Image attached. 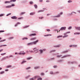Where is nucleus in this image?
Here are the masks:
<instances>
[{
  "label": "nucleus",
  "mask_w": 80,
  "mask_h": 80,
  "mask_svg": "<svg viewBox=\"0 0 80 80\" xmlns=\"http://www.w3.org/2000/svg\"><path fill=\"white\" fill-rule=\"evenodd\" d=\"M4 14H1L0 15V17H3V16H4Z\"/></svg>",
  "instance_id": "obj_35"
},
{
  "label": "nucleus",
  "mask_w": 80,
  "mask_h": 80,
  "mask_svg": "<svg viewBox=\"0 0 80 80\" xmlns=\"http://www.w3.org/2000/svg\"><path fill=\"white\" fill-rule=\"evenodd\" d=\"M10 67H12V66L11 65L8 66L7 67V68H10Z\"/></svg>",
  "instance_id": "obj_21"
},
{
  "label": "nucleus",
  "mask_w": 80,
  "mask_h": 80,
  "mask_svg": "<svg viewBox=\"0 0 80 80\" xmlns=\"http://www.w3.org/2000/svg\"><path fill=\"white\" fill-rule=\"evenodd\" d=\"M5 59H7V58L6 57H4L3 58L2 60V61H3V60H5Z\"/></svg>",
  "instance_id": "obj_18"
},
{
  "label": "nucleus",
  "mask_w": 80,
  "mask_h": 80,
  "mask_svg": "<svg viewBox=\"0 0 80 80\" xmlns=\"http://www.w3.org/2000/svg\"><path fill=\"white\" fill-rule=\"evenodd\" d=\"M28 38L27 37H24L22 38V40H28Z\"/></svg>",
  "instance_id": "obj_14"
},
{
  "label": "nucleus",
  "mask_w": 80,
  "mask_h": 80,
  "mask_svg": "<svg viewBox=\"0 0 80 80\" xmlns=\"http://www.w3.org/2000/svg\"><path fill=\"white\" fill-rule=\"evenodd\" d=\"M41 75H44V73L42 72L41 73Z\"/></svg>",
  "instance_id": "obj_47"
},
{
  "label": "nucleus",
  "mask_w": 80,
  "mask_h": 80,
  "mask_svg": "<svg viewBox=\"0 0 80 80\" xmlns=\"http://www.w3.org/2000/svg\"><path fill=\"white\" fill-rule=\"evenodd\" d=\"M35 14V12H31L30 13V15H34Z\"/></svg>",
  "instance_id": "obj_9"
},
{
  "label": "nucleus",
  "mask_w": 80,
  "mask_h": 80,
  "mask_svg": "<svg viewBox=\"0 0 80 80\" xmlns=\"http://www.w3.org/2000/svg\"><path fill=\"white\" fill-rule=\"evenodd\" d=\"M34 52H36L37 53L38 52V49H36L34 51Z\"/></svg>",
  "instance_id": "obj_43"
},
{
  "label": "nucleus",
  "mask_w": 80,
  "mask_h": 80,
  "mask_svg": "<svg viewBox=\"0 0 80 80\" xmlns=\"http://www.w3.org/2000/svg\"><path fill=\"white\" fill-rule=\"evenodd\" d=\"M30 68H30V67H29L28 68H26V69H27V70H28V69H30Z\"/></svg>",
  "instance_id": "obj_38"
},
{
  "label": "nucleus",
  "mask_w": 80,
  "mask_h": 80,
  "mask_svg": "<svg viewBox=\"0 0 80 80\" xmlns=\"http://www.w3.org/2000/svg\"><path fill=\"white\" fill-rule=\"evenodd\" d=\"M70 33V31L66 32V33Z\"/></svg>",
  "instance_id": "obj_54"
},
{
  "label": "nucleus",
  "mask_w": 80,
  "mask_h": 80,
  "mask_svg": "<svg viewBox=\"0 0 80 80\" xmlns=\"http://www.w3.org/2000/svg\"><path fill=\"white\" fill-rule=\"evenodd\" d=\"M75 28L76 30H80V27H75Z\"/></svg>",
  "instance_id": "obj_8"
},
{
  "label": "nucleus",
  "mask_w": 80,
  "mask_h": 80,
  "mask_svg": "<svg viewBox=\"0 0 80 80\" xmlns=\"http://www.w3.org/2000/svg\"><path fill=\"white\" fill-rule=\"evenodd\" d=\"M73 13H74L75 14H77V13H76V12H73L71 13H69L68 14V15H73Z\"/></svg>",
  "instance_id": "obj_3"
},
{
  "label": "nucleus",
  "mask_w": 80,
  "mask_h": 80,
  "mask_svg": "<svg viewBox=\"0 0 80 80\" xmlns=\"http://www.w3.org/2000/svg\"><path fill=\"white\" fill-rule=\"evenodd\" d=\"M26 53L25 52H19L18 54L19 55H25Z\"/></svg>",
  "instance_id": "obj_5"
},
{
  "label": "nucleus",
  "mask_w": 80,
  "mask_h": 80,
  "mask_svg": "<svg viewBox=\"0 0 80 80\" xmlns=\"http://www.w3.org/2000/svg\"><path fill=\"white\" fill-rule=\"evenodd\" d=\"M4 32V31H0V32Z\"/></svg>",
  "instance_id": "obj_56"
},
{
  "label": "nucleus",
  "mask_w": 80,
  "mask_h": 80,
  "mask_svg": "<svg viewBox=\"0 0 80 80\" xmlns=\"http://www.w3.org/2000/svg\"><path fill=\"white\" fill-rule=\"evenodd\" d=\"M11 13H10L8 14H7V16H8V15H11Z\"/></svg>",
  "instance_id": "obj_60"
},
{
  "label": "nucleus",
  "mask_w": 80,
  "mask_h": 80,
  "mask_svg": "<svg viewBox=\"0 0 80 80\" xmlns=\"http://www.w3.org/2000/svg\"><path fill=\"white\" fill-rule=\"evenodd\" d=\"M35 35H37V34L36 33H32L31 34L29 35V36H35Z\"/></svg>",
  "instance_id": "obj_6"
},
{
  "label": "nucleus",
  "mask_w": 80,
  "mask_h": 80,
  "mask_svg": "<svg viewBox=\"0 0 80 80\" xmlns=\"http://www.w3.org/2000/svg\"><path fill=\"white\" fill-rule=\"evenodd\" d=\"M25 12H22L20 14V15H23V14H25Z\"/></svg>",
  "instance_id": "obj_15"
},
{
  "label": "nucleus",
  "mask_w": 80,
  "mask_h": 80,
  "mask_svg": "<svg viewBox=\"0 0 80 80\" xmlns=\"http://www.w3.org/2000/svg\"><path fill=\"white\" fill-rule=\"evenodd\" d=\"M7 46V45H1L0 46V47H6Z\"/></svg>",
  "instance_id": "obj_11"
},
{
  "label": "nucleus",
  "mask_w": 80,
  "mask_h": 80,
  "mask_svg": "<svg viewBox=\"0 0 80 80\" xmlns=\"http://www.w3.org/2000/svg\"><path fill=\"white\" fill-rule=\"evenodd\" d=\"M15 4H12V6H12V7H14V6H15Z\"/></svg>",
  "instance_id": "obj_57"
},
{
  "label": "nucleus",
  "mask_w": 80,
  "mask_h": 80,
  "mask_svg": "<svg viewBox=\"0 0 80 80\" xmlns=\"http://www.w3.org/2000/svg\"><path fill=\"white\" fill-rule=\"evenodd\" d=\"M17 24L18 25V24H20V23L19 22H18L17 23Z\"/></svg>",
  "instance_id": "obj_64"
},
{
  "label": "nucleus",
  "mask_w": 80,
  "mask_h": 80,
  "mask_svg": "<svg viewBox=\"0 0 80 80\" xmlns=\"http://www.w3.org/2000/svg\"><path fill=\"white\" fill-rule=\"evenodd\" d=\"M11 2H16V0H11L10 1Z\"/></svg>",
  "instance_id": "obj_30"
},
{
  "label": "nucleus",
  "mask_w": 80,
  "mask_h": 80,
  "mask_svg": "<svg viewBox=\"0 0 80 80\" xmlns=\"http://www.w3.org/2000/svg\"><path fill=\"white\" fill-rule=\"evenodd\" d=\"M36 49H37V48H33V50H36Z\"/></svg>",
  "instance_id": "obj_62"
},
{
  "label": "nucleus",
  "mask_w": 80,
  "mask_h": 80,
  "mask_svg": "<svg viewBox=\"0 0 80 80\" xmlns=\"http://www.w3.org/2000/svg\"><path fill=\"white\" fill-rule=\"evenodd\" d=\"M6 8H11L12 7V6H7L6 7Z\"/></svg>",
  "instance_id": "obj_12"
},
{
  "label": "nucleus",
  "mask_w": 80,
  "mask_h": 80,
  "mask_svg": "<svg viewBox=\"0 0 80 80\" xmlns=\"http://www.w3.org/2000/svg\"><path fill=\"white\" fill-rule=\"evenodd\" d=\"M38 80H42V78H39Z\"/></svg>",
  "instance_id": "obj_32"
},
{
  "label": "nucleus",
  "mask_w": 80,
  "mask_h": 80,
  "mask_svg": "<svg viewBox=\"0 0 80 80\" xmlns=\"http://www.w3.org/2000/svg\"><path fill=\"white\" fill-rule=\"evenodd\" d=\"M43 12V10H40L38 11V13H40V12Z\"/></svg>",
  "instance_id": "obj_16"
},
{
  "label": "nucleus",
  "mask_w": 80,
  "mask_h": 80,
  "mask_svg": "<svg viewBox=\"0 0 80 80\" xmlns=\"http://www.w3.org/2000/svg\"><path fill=\"white\" fill-rule=\"evenodd\" d=\"M9 57H13V56L10 55L9 56Z\"/></svg>",
  "instance_id": "obj_58"
},
{
  "label": "nucleus",
  "mask_w": 80,
  "mask_h": 80,
  "mask_svg": "<svg viewBox=\"0 0 80 80\" xmlns=\"http://www.w3.org/2000/svg\"><path fill=\"white\" fill-rule=\"evenodd\" d=\"M5 40H6L5 39L3 40H1L0 41V42H4V41H5Z\"/></svg>",
  "instance_id": "obj_29"
},
{
  "label": "nucleus",
  "mask_w": 80,
  "mask_h": 80,
  "mask_svg": "<svg viewBox=\"0 0 80 80\" xmlns=\"http://www.w3.org/2000/svg\"><path fill=\"white\" fill-rule=\"evenodd\" d=\"M25 62H27V61H22L21 63L22 64V63H25Z\"/></svg>",
  "instance_id": "obj_23"
},
{
  "label": "nucleus",
  "mask_w": 80,
  "mask_h": 80,
  "mask_svg": "<svg viewBox=\"0 0 80 80\" xmlns=\"http://www.w3.org/2000/svg\"><path fill=\"white\" fill-rule=\"evenodd\" d=\"M36 38H31L30 39V40H35Z\"/></svg>",
  "instance_id": "obj_10"
},
{
  "label": "nucleus",
  "mask_w": 80,
  "mask_h": 80,
  "mask_svg": "<svg viewBox=\"0 0 80 80\" xmlns=\"http://www.w3.org/2000/svg\"><path fill=\"white\" fill-rule=\"evenodd\" d=\"M65 29H66V27H62L60 29V30H65Z\"/></svg>",
  "instance_id": "obj_4"
},
{
  "label": "nucleus",
  "mask_w": 80,
  "mask_h": 80,
  "mask_svg": "<svg viewBox=\"0 0 80 80\" xmlns=\"http://www.w3.org/2000/svg\"><path fill=\"white\" fill-rule=\"evenodd\" d=\"M35 69H38V68H39V67H34Z\"/></svg>",
  "instance_id": "obj_22"
},
{
  "label": "nucleus",
  "mask_w": 80,
  "mask_h": 80,
  "mask_svg": "<svg viewBox=\"0 0 80 80\" xmlns=\"http://www.w3.org/2000/svg\"><path fill=\"white\" fill-rule=\"evenodd\" d=\"M23 18L22 17H21L20 18H18V20H22L23 19Z\"/></svg>",
  "instance_id": "obj_13"
},
{
  "label": "nucleus",
  "mask_w": 80,
  "mask_h": 80,
  "mask_svg": "<svg viewBox=\"0 0 80 80\" xmlns=\"http://www.w3.org/2000/svg\"><path fill=\"white\" fill-rule=\"evenodd\" d=\"M68 3H71V2H72V1H71V0L68 1Z\"/></svg>",
  "instance_id": "obj_28"
},
{
  "label": "nucleus",
  "mask_w": 80,
  "mask_h": 80,
  "mask_svg": "<svg viewBox=\"0 0 80 80\" xmlns=\"http://www.w3.org/2000/svg\"><path fill=\"white\" fill-rule=\"evenodd\" d=\"M40 52L41 53H42L43 52V50H39Z\"/></svg>",
  "instance_id": "obj_24"
},
{
  "label": "nucleus",
  "mask_w": 80,
  "mask_h": 80,
  "mask_svg": "<svg viewBox=\"0 0 80 80\" xmlns=\"http://www.w3.org/2000/svg\"><path fill=\"white\" fill-rule=\"evenodd\" d=\"M13 38H14L13 37H11L9 38V39H13Z\"/></svg>",
  "instance_id": "obj_34"
},
{
  "label": "nucleus",
  "mask_w": 80,
  "mask_h": 80,
  "mask_svg": "<svg viewBox=\"0 0 80 80\" xmlns=\"http://www.w3.org/2000/svg\"><path fill=\"white\" fill-rule=\"evenodd\" d=\"M12 19H17V17L16 16H12L11 17Z\"/></svg>",
  "instance_id": "obj_7"
},
{
  "label": "nucleus",
  "mask_w": 80,
  "mask_h": 80,
  "mask_svg": "<svg viewBox=\"0 0 80 80\" xmlns=\"http://www.w3.org/2000/svg\"><path fill=\"white\" fill-rule=\"evenodd\" d=\"M60 46V45H58V46H56V47H59Z\"/></svg>",
  "instance_id": "obj_52"
},
{
  "label": "nucleus",
  "mask_w": 80,
  "mask_h": 80,
  "mask_svg": "<svg viewBox=\"0 0 80 80\" xmlns=\"http://www.w3.org/2000/svg\"><path fill=\"white\" fill-rule=\"evenodd\" d=\"M47 30L48 32H50V30L49 29H47Z\"/></svg>",
  "instance_id": "obj_46"
},
{
  "label": "nucleus",
  "mask_w": 80,
  "mask_h": 80,
  "mask_svg": "<svg viewBox=\"0 0 80 80\" xmlns=\"http://www.w3.org/2000/svg\"><path fill=\"white\" fill-rule=\"evenodd\" d=\"M39 19H43V17H42L41 18H40V17H39Z\"/></svg>",
  "instance_id": "obj_40"
},
{
  "label": "nucleus",
  "mask_w": 80,
  "mask_h": 80,
  "mask_svg": "<svg viewBox=\"0 0 80 80\" xmlns=\"http://www.w3.org/2000/svg\"><path fill=\"white\" fill-rule=\"evenodd\" d=\"M69 47H73V45H70L69 46Z\"/></svg>",
  "instance_id": "obj_61"
},
{
  "label": "nucleus",
  "mask_w": 80,
  "mask_h": 80,
  "mask_svg": "<svg viewBox=\"0 0 80 80\" xmlns=\"http://www.w3.org/2000/svg\"><path fill=\"white\" fill-rule=\"evenodd\" d=\"M50 74H53V73L52 72H50Z\"/></svg>",
  "instance_id": "obj_48"
},
{
  "label": "nucleus",
  "mask_w": 80,
  "mask_h": 80,
  "mask_svg": "<svg viewBox=\"0 0 80 80\" xmlns=\"http://www.w3.org/2000/svg\"><path fill=\"white\" fill-rule=\"evenodd\" d=\"M62 35H59L57 36V38H58L62 37Z\"/></svg>",
  "instance_id": "obj_19"
},
{
  "label": "nucleus",
  "mask_w": 80,
  "mask_h": 80,
  "mask_svg": "<svg viewBox=\"0 0 80 80\" xmlns=\"http://www.w3.org/2000/svg\"><path fill=\"white\" fill-rule=\"evenodd\" d=\"M39 40H37L35 41L31 42H29L27 44L28 45H32L33 44H34V45H35L37 43V42H38Z\"/></svg>",
  "instance_id": "obj_1"
},
{
  "label": "nucleus",
  "mask_w": 80,
  "mask_h": 80,
  "mask_svg": "<svg viewBox=\"0 0 80 80\" xmlns=\"http://www.w3.org/2000/svg\"><path fill=\"white\" fill-rule=\"evenodd\" d=\"M61 56H62V55H57V57H61Z\"/></svg>",
  "instance_id": "obj_45"
},
{
  "label": "nucleus",
  "mask_w": 80,
  "mask_h": 80,
  "mask_svg": "<svg viewBox=\"0 0 80 80\" xmlns=\"http://www.w3.org/2000/svg\"><path fill=\"white\" fill-rule=\"evenodd\" d=\"M34 7L36 8H37V5L36 4L34 5Z\"/></svg>",
  "instance_id": "obj_25"
},
{
  "label": "nucleus",
  "mask_w": 80,
  "mask_h": 80,
  "mask_svg": "<svg viewBox=\"0 0 80 80\" xmlns=\"http://www.w3.org/2000/svg\"><path fill=\"white\" fill-rule=\"evenodd\" d=\"M5 73V72L4 71H2V72H1L0 73V74H3V73Z\"/></svg>",
  "instance_id": "obj_27"
},
{
  "label": "nucleus",
  "mask_w": 80,
  "mask_h": 80,
  "mask_svg": "<svg viewBox=\"0 0 80 80\" xmlns=\"http://www.w3.org/2000/svg\"><path fill=\"white\" fill-rule=\"evenodd\" d=\"M53 67L54 68H57V66H54Z\"/></svg>",
  "instance_id": "obj_51"
},
{
  "label": "nucleus",
  "mask_w": 80,
  "mask_h": 80,
  "mask_svg": "<svg viewBox=\"0 0 80 80\" xmlns=\"http://www.w3.org/2000/svg\"><path fill=\"white\" fill-rule=\"evenodd\" d=\"M77 47V45H72V47Z\"/></svg>",
  "instance_id": "obj_26"
},
{
  "label": "nucleus",
  "mask_w": 80,
  "mask_h": 80,
  "mask_svg": "<svg viewBox=\"0 0 80 80\" xmlns=\"http://www.w3.org/2000/svg\"><path fill=\"white\" fill-rule=\"evenodd\" d=\"M38 77H39V76H35L34 78H30V80H35V79H36V78H38Z\"/></svg>",
  "instance_id": "obj_2"
},
{
  "label": "nucleus",
  "mask_w": 80,
  "mask_h": 80,
  "mask_svg": "<svg viewBox=\"0 0 80 80\" xmlns=\"http://www.w3.org/2000/svg\"><path fill=\"white\" fill-rule=\"evenodd\" d=\"M30 77V76H27V77H26V78H29Z\"/></svg>",
  "instance_id": "obj_37"
},
{
  "label": "nucleus",
  "mask_w": 80,
  "mask_h": 80,
  "mask_svg": "<svg viewBox=\"0 0 80 80\" xmlns=\"http://www.w3.org/2000/svg\"><path fill=\"white\" fill-rule=\"evenodd\" d=\"M29 27V26H27L24 27V28H27V27Z\"/></svg>",
  "instance_id": "obj_53"
},
{
  "label": "nucleus",
  "mask_w": 80,
  "mask_h": 80,
  "mask_svg": "<svg viewBox=\"0 0 80 80\" xmlns=\"http://www.w3.org/2000/svg\"><path fill=\"white\" fill-rule=\"evenodd\" d=\"M6 72H8V69H6L5 70Z\"/></svg>",
  "instance_id": "obj_63"
},
{
  "label": "nucleus",
  "mask_w": 80,
  "mask_h": 80,
  "mask_svg": "<svg viewBox=\"0 0 80 80\" xmlns=\"http://www.w3.org/2000/svg\"><path fill=\"white\" fill-rule=\"evenodd\" d=\"M6 53H2L1 54V55H2V56H3V55H6Z\"/></svg>",
  "instance_id": "obj_20"
},
{
  "label": "nucleus",
  "mask_w": 80,
  "mask_h": 80,
  "mask_svg": "<svg viewBox=\"0 0 80 80\" xmlns=\"http://www.w3.org/2000/svg\"><path fill=\"white\" fill-rule=\"evenodd\" d=\"M63 14V12H61L60 13V15H62Z\"/></svg>",
  "instance_id": "obj_59"
},
{
  "label": "nucleus",
  "mask_w": 80,
  "mask_h": 80,
  "mask_svg": "<svg viewBox=\"0 0 80 80\" xmlns=\"http://www.w3.org/2000/svg\"><path fill=\"white\" fill-rule=\"evenodd\" d=\"M49 35H52L51 34H48V35H44V36H49Z\"/></svg>",
  "instance_id": "obj_42"
},
{
  "label": "nucleus",
  "mask_w": 80,
  "mask_h": 80,
  "mask_svg": "<svg viewBox=\"0 0 80 80\" xmlns=\"http://www.w3.org/2000/svg\"><path fill=\"white\" fill-rule=\"evenodd\" d=\"M5 3H10V2L9 1H6L5 2Z\"/></svg>",
  "instance_id": "obj_39"
},
{
  "label": "nucleus",
  "mask_w": 80,
  "mask_h": 80,
  "mask_svg": "<svg viewBox=\"0 0 80 80\" xmlns=\"http://www.w3.org/2000/svg\"><path fill=\"white\" fill-rule=\"evenodd\" d=\"M60 17V14H59L58 15L56 16V17Z\"/></svg>",
  "instance_id": "obj_44"
},
{
  "label": "nucleus",
  "mask_w": 80,
  "mask_h": 80,
  "mask_svg": "<svg viewBox=\"0 0 80 80\" xmlns=\"http://www.w3.org/2000/svg\"><path fill=\"white\" fill-rule=\"evenodd\" d=\"M68 36V35H66L64 36H63V38H64V37H67Z\"/></svg>",
  "instance_id": "obj_41"
},
{
  "label": "nucleus",
  "mask_w": 80,
  "mask_h": 80,
  "mask_svg": "<svg viewBox=\"0 0 80 80\" xmlns=\"http://www.w3.org/2000/svg\"><path fill=\"white\" fill-rule=\"evenodd\" d=\"M67 52H68V51H63V53H67Z\"/></svg>",
  "instance_id": "obj_36"
},
{
  "label": "nucleus",
  "mask_w": 80,
  "mask_h": 80,
  "mask_svg": "<svg viewBox=\"0 0 80 80\" xmlns=\"http://www.w3.org/2000/svg\"><path fill=\"white\" fill-rule=\"evenodd\" d=\"M30 4H31L32 5V4H33V2L31 1L30 2Z\"/></svg>",
  "instance_id": "obj_33"
},
{
  "label": "nucleus",
  "mask_w": 80,
  "mask_h": 80,
  "mask_svg": "<svg viewBox=\"0 0 80 80\" xmlns=\"http://www.w3.org/2000/svg\"><path fill=\"white\" fill-rule=\"evenodd\" d=\"M74 35H79V34H80V33L79 32H75L74 33Z\"/></svg>",
  "instance_id": "obj_17"
},
{
  "label": "nucleus",
  "mask_w": 80,
  "mask_h": 80,
  "mask_svg": "<svg viewBox=\"0 0 80 80\" xmlns=\"http://www.w3.org/2000/svg\"><path fill=\"white\" fill-rule=\"evenodd\" d=\"M31 58H28L27 59V60H30V59H31Z\"/></svg>",
  "instance_id": "obj_31"
},
{
  "label": "nucleus",
  "mask_w": 80,
  "mask_h": 80,
  "mask_svg": "<svg viewBox=\"0 0 80 80\" xmlns=\"http://www.w3.org/2000/svg\"><path fill=\"white\" fill-rule=\"evenodd\" d=\"M3 49L0 50V52H2V51H3Z\"/></svg>",
  "instance_id": "obj_49"
},
{
  "label": "nucleus",
  "mask_w": 80,
  "mask_h": 80,
  "mask_svg": "<svg viewBox=\"0 0 80 80\" xmlns=\"http://www.w3.org/2000/svg\"><path fill=\"white\" fill-rule=\"evenodd\" d=\"M39 2H43V0H40Z\"/></svg>",
  "instance_id": "obj_55"
},
{
  "label": "nucleus",
  "mask_w": 80,
  "mask_h": 80,
  "mask_svg": "<svg viewBox=\"0 0 80 80\" xmlns=\"http://www.w3.org/2000/svg\"><path fill=\"white\" fill-rule=\"evenodd\" d=\"M72 28V27H69L68 28V29L69 30H70V29H71Z\"/></svg>",
  "instance_id": "obj_50"
}]
</instances>
